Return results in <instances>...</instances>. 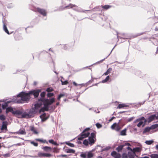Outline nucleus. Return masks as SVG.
Here are the masks:
<instances>
[{
  "instance_id": "obj_1",
  "label": "nucleus",
  "mask_w": 158,
  "mask_h": 158,
  "mask_svg": "<svg viewBox=\"0 0 158 158\" xmlns=\"http://www.w3.org/2000/svg\"><path fill=\"white\" fill-rule=\"evenodd\" d=\"M31 97L29 92H21L16 97L15 102L17 103H23L28 102L30 99Z\"/></svg>"
},
{
  "instance_id": "obj_2",
  "label": "nucleus",
  "mask_w": 158,
  "mask_h": 158,
  "mask_svg": "<svg viewBox=\"0 0 158 158\" xmlns=\"http://www.w3.org/2000/svg\"><path fill=\"white\" fill-rule=\"evenodd\" d=\"M39 102L41 101L43 103L44 107L40 109L39 110L40 113L44 112L45 111H48L49 110V106L55 102V99L52 98L51 99L41 98L39 99Z\"/></svg>"
},
{
  "instance_id": "obj_3",
  "label": "nucleus",
  "mask_w": 158,
  "mask_h": 158,
  "mask_svg": "<svg viewBox=\"0 0 158 158\" xmlns=\"http://www.w3.org/2000/svg\"><path fill=\"white\" fill-rule=\"evenodd\" d=\"M21 112V114H16V116L19 118H28L31 117V115L33 114V111L32 110H30L27 113L24 111L23 110H18Z\"/></svg>"
},
{
  "instance_id": "obj_4",
  "label": "nucleus",
  "mask_w": 158,
  "mask_h": 158,
  "mask_svg": "<svg viewBox=\"0 0 158 158\" xmlns=\"http://www.w3.org/2000/svg\"><path fill=\"white\" fill-rule=\"evenodd\" d=\"M89 129V128H87L85 129L80 134V136L78 138V140H82L84 138L88 137L90 133L88 132L86 133H85V132L86 131H88Z\"/></svg>"
},
{
  "instance_id": "obj_5",
  "label": "nucleus",
  "mask_w": 158,
  "mask_h": 158,
  "mask_svg": "<svg viewBox=\"0 0 158 158\" xmlns=\"http://www.w3.org/2000/svg\"><path fill=\"white\" fill-rule=\"evenodd\" d=\"M9 112H11L13 114L15 115L16 116V114H21L20 112L18 110L14 111L13 108L11 107H8L6 109V113H7Z\"/></svg>"
},
{
  "instance_id": "obj_6",
  "label": "nucleus",
  "mask_w": 158,
  "mask_h": 158,
  "mask_svg": "<svg viewBox=\"0 0 158 158\" xmlns=\"http://www.w3.org/2000/svg\"><path fill=\"white\" fill-rule=\"evenodd\" d=\"M40 91L39 90H34L30 91L29 92L30 95L33 94L35 98H37L38 96Z\"/></svg>"
},
{
  "instance_id": "obj_7",
  "label": "nucleus",
  "mask_w": 158,
  "mask_h": 158,
  "mask_svg": "<svg viewBox=\"0 0 158 158\" xmlns=\"http://www.w3.org/2000/svg\"><path fill=\"white\" fill-rule=\"evenodd\" d=\"M37 11L43 16H46L47 15L46 10L44 9L38 8H37Z\"/></svg>"
},
{
  "instance_id": "obj_8",
  "label": "nucleus",
  "mask_w": 158,
  "mask_h": 158,
  "mask_svg": "<svg viewBox=\"0 0 158 158\" xmlns=\"http://www.w3.org/2000/svg\"><path fill=\"white\" fill-rule=\"evenodd\" d=\"M38 156L40 157H49L52 156V155L48 153H44L42 152H39L38 153Z\"/></svg>"
},
{
  "instance_id": "obj_9",
  "label": "nucleus",
  "mask_w": 158,
  "mask_h": 158,
  "mask_svg": "<svg viewBox=\"0 0 158 158\" xmlns=\"http://www.w3.org/2000/svg\"><path fill=\"white\" fill-rule=\"evenodd\" d=\"M3 23V29L4 31L7 34H10L6 26V22L5 20H2Z\"/></svg>"
},
{
  "instance_id": "obj_10",
  "label": "nucleus",
  "mask_w": 158,
  "mask_h": 158,
  "mask_svg": "<svg viewBox=\"0 0 158 158\" xmlns=\"http://www.w3.org/2000/svg\"><path fill=\"white\" fill-rule=\"evenodd\" d=\"M156 114H154L152 115H151L149 116L148 118L147 121L148 123H150L154 119H156Z\"/></svg>"
},
{
  "instance_id": "obj_11",
  "label": "nucleus",
  "mask_w": 158,
  "mask_h": 158,
  "mask_svg": "<svg viewBox=\"0 0 158 158\" xmlns=\"http://www.w3.org/2000/svg\"><path fill=\"white\" fill-rule=\"evenodd\" d=\"M111 155L113 157H117V158H120L121 157V155L119 153H117L115 151H113L111 154Z\"/></svg>"
},
{
  "instance_id": "obj_12",
  "label": "nucleus",
  "mask_w": 158,
  "mask_h": 158,
  "mask_svg": "<svg viewBox=\"0 0 158 158\" xmlns=\"http://www.w3.org/2000/svg\"><path fill=\"white\" fill-rule=\"evenodd\" d=\"M39 103L35 104L34 105V107L32 108V110H33V109H38L41 106L42 102L41 101L40 102L39 101Z\"/></svg>"
},
{
  "instance_id": "obj_13",
  "label": "nucleus",
  "mask_w": 158,
  "mask_h": 158,
  "mask_svg": "<svg viewBox=\"0 0 158 158\" xmlns=\"http://www.w3.org/2000/svg\"><path fill=\"white\" fill-rule=\"evenodd\" d=\"M7 122L6 121H4L2 123V125L1 127V130H4L7 129Z\"/></svg>"
},
{
  "instance_id": "obj_14",
  "label": "nucleus",
  "mask_w": 158,
  "mask_h": 158,
  "mask_svg": "<svg viewBox=\"0 0 158 158\" xmlns=\"http://www.w3.org/2000/svg\"><path fill=\"white\" fill-rule=\"evenodd\" d=\"M64 151L67 153H74L75 152V150L70 148L65 149L64 150Z\"/></svg>"
},
{
  "instance_id": "obj_15",
  "label": "nucleus",
  "mask_w": 158,
  "mask_h": 158,
  "mask_svg": "<svg viewBox=\"0 0 158 158\" xmlns=\"http://www.w3.org/2000/svg\"><path fill=\"white\" fill-rule=\"evenodd\" d=\"M80 156L82 158H87V151L81 152Z\"/></svg>"
},
{
  "instance_id": "obj_16",
  "label": "nucleus",
  "mask_w": 158,
  "mask_h": 158,
  "mask_svg": "<svg viewBox=\"0 0 158 158\" xmlns=\"http://www.w3.org/2000/svg\"><path fill=\"white\" fill-rule=\"evenodd\" d=\"M135 154L133 152H128V155L129 158H134Z\"/></svg>"
},
{
  "instance_id": "obj_17",
  "label": "nucleus",
  "mask_w": 158,
  "mask_h": 158,
  "mask_svg": "<svg viewBox=\"0 0 158 158\" xmlns=\"http://www.w3.org/2000/svg\"><path fill=\"white\" fill-rule=\"evenodd\" d=\"M16 133L20 135H25L26 134V132L24 129H20L18 131L16 132Z\"/></svg>"
},
{
  "instance_id": "obj_18",
  "label": "nucleus",
  "mask_w": 158,
  "mask_h": 158,
  "mask_svg": "<svg viewBox=\"0 0 158 158\" xmlns=\"http://www.w3.org/2000/svg\"><path fill=\"white\" fill-rule=\"evenodd\" d=\"M30 130L35 134H37L38 133V132L37 131L36 129L35 128L34 126L30 127Z\"/></svg>"
},
{
  "instance_id": "obj_19",
  "label": "nucleus",
  "mask_w": 158,
  "mask_h": 158,
  "mask_svg": "<svg viewBox=\"0 0 158 158\" xmlns=\"http://www.w3.org/2000/svg\"><path fill=\"white\" fill-rule=\"evenodd\" d=\"M93 156L94 154L91 151H87V158H91Z\"/></svg>"
},
{
  "instance_id": "obj_20",
  "label": "nucleus",
  "mask_w": 158,
  "mask_h": 158,
  "mask_svg": "<svg viewBox=\"0 0 158 158\" xmlns=\"http://www.w3.org/2000/svg\"><path fill=\"white\" fill-rule=\"evenodd\" d=\"M101 7L104 10H107L111 7V6L109 5H106L104 6L102 5Z\"/></svg>"
},
{
  "instance_id": "obj_21",
  "label": "nucleus",
  "mask_w": 158,
  "mask_h": 158,
  "mask_svg": "<svg viewBox=\"0 0 158 158\" xmlns=\"http://www.w3.org/2000/svg\"><path fill=\"white\" fill-rule=\"evenodd\" d=\"M42 149L46 152H48L51 149V148L48 146H44L42 148Z\"/></svg>"
},
{
  "instance_id": "obj_22",
  "label": "nucleus",
  "mask_w": 158,
  "mask_h": 158,
  "mask_svg": "<svg viewBox=\"0 0 158 158\" xmlns=\"http://www.w3.org/2000/svg\"><path fill=\"white\" fill-rule=\"evenodd\" d=\"M74 7L77 8V6L75 5L72 4H70L69 5L67 6L64 7L65 8H72Z\"/></svg>"
},
{
  "instance_id": "obj_23",
  "label": "nucleus",
  "mask_w": 158,
  "mask_h": 158,
  "mask_svg": "<svg viewBox=\"0 0 158 158\" xmlns=\"http://www.w3.org/2000/svg\"><path fill=\"white\" fill-rule=\"evenodd\" d=\"M125 146L124 145H121L120 146H118V147H117L116 148V150L118 151V152H120L121 150H122L123 147Z\"/></svg>"
},
{
  "instance_id": "obj_24",
  "label": "nucleus",
  "mask_w": 158,
  "mask_h": 158,
  "mask_svg": "<svg viewBox=\"0 0 158 158\" xmlns=\"http://www.w3.org/2000/svg\"><path fill=\"white\" fill-rule=\"evenodd\" d=\"M64 80V78L62 77L61 78L60 80V81L61 82V84L62 85H66L68 83V82L67 81H63V80Z\"/></svg>"
},
{
  "instance_id": "obj_25",
  "label": "nucleus",
  "mask_w": 158,
  "mask_h": 158,
  "mask_svg": "<svg viewBox=\"0 0 158 158\" xmlns=\"http://www.w3.org/2000/svg\"><path fill=\"white\" fill-rule=\"evenodd\" d=\"M128 106L127 105L125 104H119L117 108L120 109L124 107H127Z\"/></svg>"
},
{
  "instance_id": "obj_26",
  "label": "nucleus",
  "mask_w": 158,
  "mask_h": 158,
  "mask_svg": "<svg viewBox=\"0 0 158 158\" xmlns=\"http://www.w3.org/2000/svg\"><path fill=\"white\" fill-rule=\"evenodd\" d=\"M140 151V148L139 147H136L132 149V152L135 153V152H139Z\"/></svg>"
},
{
  "instance_id": "obj_27",
  "label": "nucleus",
  "mask_w": 158,
  "mask_h": 158,
  "mask_svg": "<svg viewBox=\"0 0 158 158\" xmlns=\"http://www.w3.org/2000/svg\"><path fill=\"white\" fill-rule=\"evenodd\" d=\"M112 69L111 68H109L103 74V75H107L109 74L112 71Z\"/></svg>"
},
{
  "instance_id": "obj_28",
  "label": "nucleus",
  "mask_w": 158,
  "mask_h": 158,
  "mask_svg": "<svg viewBox=\"0 0 158 158\" xmlns=\"http://www.w3.org/2000/svg\"><path fill=\"white\" fill-rule=\"evenodd\" d=\"M36 141L40 142H41L43 143H48V142L46 140H43V139H35Z\"/></svg>"
},
{
  "instance_id": "obj_29",
  "label": "nucleus",
  "mask_w": 158,
  "mask_h": 158,
  "mask_svg": "<svg viewBox=\"0 0 158 158\" xmlns=\"http://www.w3.org/2000/svg\"><path fill=\"white\" fill-rule=\"evenodd\" d=\"M48 142L52 144H53L56 146H58L59 144L56 142H55L53 139H50L48 140Z\"/></svg>"
},
{
  "instance_id": "obj_30",
  "label": "nucleus",
  "mask_w": 158,
  "mask_h": 158,
  "mask_svg": "<svg viewBox=\"0 0 158 158\" xmlns=\"http://www.w3.org/2000/svg\"><path fill=\"white\" fill-rule=\"evenodd\" d=\"M151 129L150 127H147L145 128L143 131V133L144 134L147 132L149 131Z\"/></svg>"
},
{
  "instance_id": "obj_31",
  "label": "nucleus",
  "mask_w": 158,
  "mask_h": 158,
  "mask_svg": "<svg viewBox=\"0 0 158 158\" xmlns=\"http://www.w3.org/2000/svg\"><path fill=\"white\" fill-rule=\"evenodd\" d=\"M89 143L90 144H92L94 143V140L93 138L89 137Z\"/></svg>"
},
{
  "instance_id": "obj_32",
  "label": "nucleus",
  "mask_w": 158,
  "mask_h": 158,
  "mask_svg": "<svg viewBox=\"0 0 158 158\" xmlns=\"http://www.w3.org/2000/svg\"><path fill=\"white\" fill-rule=\"evenodd\" d=\"M127 129L125 128L124 130H122L120 132V135H126Z\"/></svg>"
},
{
  "instance_id": "obj_33",
  "label": "nucleus",
  "mask_w": 158,
  "mask_h": 158,
  "mask_svg": "<svg viewBox=\"0 0 158 158\" xmlns=\"http://www.w3.org/2000/svg\"><path fill=\"white\" fill-rule=\"evenodd\" d=\"M149 156L151 158H158V154H152Z\"/></svg>"
},
{
  "instance_id": "obj_34",
  "label": "nucleus",
  "mask_w": 158,
  "mask_h": 158,
  "mask_svg": "<svg viewBox=\"0 0 158 158\" xmlns=\"http://www.w3.org/2000/svg\"><path fill=\"white\" fill-rule=\"evenodd\" d=\"M65 143L66 144L71 147H74V145L73 143H70L69 141L65 142Z\"/></svg>"
},
{
  "instance_id": "obj_35",
  "label": "nucleus",
  "mask_w": 158,
  "mask_h": 158,
  "mask_svg": "<svg viewBox=\"0 0 158 158\" xmlns=\"http://www.w3.org/2000/svg\"><path fill=\"white\" fill-rule=\"evenodd\" d=\"M119 122H118V124H117L116 128L115 129V130L116 131H119L121 129V127H120V126L118 124H119Z\"/></svg>"
},
{
  "instance_id": "obj_36",
  "label": "nucleus",
  "mask_w": 158,
  "mask_h": 158,
  "mask_svg": "<svg viewBox=\"0 0 158 158\" xmlns=\"http://www.w3.org/2000/svg\"><path fill=\"white\" fill-rule=\"evenodd\" d=\"M153 142V140H146L145 143L148 145H151Z\"/></svg>"
},
{
  "instance_id": "obj_37",
  "label": "nucleus",
  "mask_w": 158,
  "mask_h": 158,
  "mask_svg": "<svg viewBox=\"0 0 158 158\" xmlns=\"http://www.w3.org/2000/svg\"><path fill=\"white\" fill-rule=\"evenodd\" d=\"M158 127V124H155L152 125L150 127L151 129H154Z\"/></svg>"
},
{
  "instance_id": "obj_38",
  "label": "nucleus",
  "mask_w": 158,
  "mask_h": 158,
  "mask_svg": "<svg viewBox=\"0 0 158 158\" xmlns=\"http://www.w3.org/2000/svg\"><path fill=\"white\" fill-rule=\"evenodd\" d=\"M109 79H110V77H109V76H108L106 77V78L105 79H104L102 81V82L103 83H105L106 82H107L109 80Z\"/></svg>"
},
{
  "instance_id": "obj_39",
  "label": "nucleus",
  "mask_w": 158,
  "mask_h": 158,
  "mask_svg": "<svg viewBox=\"0 0 158 158\" xmlns=\"http://www.w3.org/2000/svg\"><path fill=\"white\" fill-rule=\"evenodd\" d=\"M139 119H140V121H144V123H146L147 122V120L145 119V118L143 117H142L140 118H139Z\"/></svg>"
},
{
  "instance_id": "obj_40",
  "label": "nucleus",
  "mask_w": 158,
  "mask_h": 158,
  "mask_svg": "<svg viewBox=\"0 0 158 158\" xmlns=\"http://www.w3.org/2000/svg\"><path fill=\"white\" fill-rule=\"evenodd\" d=\"M45 94H46L45 92H42L41 93L40 95V96L41 97V98H40V99H41V98L44 99V98L45 97Z\"/></svg>"
},
{
  "instance_id": "obj_41",
  "label": "nucleus",
  "mask_w": 158,
  "mask_h": 158,
  "mask_svg": "<svg viewBox=\"0 0 158 158\" xmlns=\"http://www.w3.org/2000/svg\"><path fill=\"white\" fill-rule=\"evenodd\" d=\"M0 119L2 121H4L6 119V117L5 116L3 115H0Z\"/></svg>"
},
{
  "instance_id": "obj_42",
  "label": "nucleus",
  "mask_w": 158,
  "mask_h": 158,
  "mask_svg": "<svg viewBox=\"0 0 158 158\" xmlns=\"http://www.w3.org/2000/svg\"><path fill=\"white\" fill-rule=\"evenodd\" d=\"M117 125V123H114L111 126V128L113 130H115Z\"/></svg>"
},
{
  "instance_id": "obj_43",
  "label": "nucleus",
  "mask_w": 158,
  "mask_h": 158,
  "mask_svg": "<svg viewBox=\"0 0 158 158\" xmlns=\"http://www.w3.org/2000/svg\"><path fill=\"white\" fill-rule=\"evenodd\" d=\"M96 127L98 129H99L102 127V125L99 123H97L96 124Z\"/></svg>"
},
{
  "instance_id": "obj_44",
  "label": "nucleus",
  "mask_w": 158,
  "mask_h": 158,
  "mask_svg": "<svg viewBox=\"0 0 158 158\" xmlns=\"http://www.w3.org/2000/svg\"><path fill=\"white\" fill-rule=\"evenodd\" d=\"M47 95L48 97L50 98L53 96L54 95V94L53 93H48Z\"/></svg>"
},
{
  "instance_id": "obj_45",
  "label": "nucleus",
  "mask_w": 158,
  "mask_h": 158,
  "mask_svg": "<svg viewBox=\"0 0 158 158\" xmlns=\"http://www.w3.org/2000/svg\"><path fill=\"white\" fill-rule=\"evenodd\" d=\"M83 143L84 145H88V144L89 142L87 140L85 139L83 141Z\"/></svg>"
},
{
  "instance_id": "obj_46",
  "label": "nucleus",
  "mask_w": 158,
  "mask_h": 158,
  "mask_svg": "<svg viewBox=\"0 0 158 158\" xmlns=\"http://www.w3.org/2000/svg\"><path fill=\"white\" fill-rule=\"evenodd\" d=\"M10 153H6L3 155V156L5 157H10Z\"/></svg>"
},
{
  "instance_id": "obj_47",
  "label": "nucleus",
  "mask_w": 158,
  "mask_h": 158,
  "mask_svg": "<svg viewBox=\"0 0 158 158\" xmlns=\"http://www.w3.org/2000/svg\"><path fill=\"white\" fill-rule=\"evenodd\" d=\"M143 121H139L137 125V126L138 127H140L143 124Z\"/></svg>"
},
{
  "instance_id": "obj_48",
  "label": "nucleus",
  "mask_w": 158,
  "mask_h": 158,
  "mask_svg": "<svg viewBox=\"0 0 158 158\" xmlns=\"http://www.w3.org/2000/svg\"><path fill=\"white\" fill-rule=\"evenodd\" d=\"M31 144H33L35 146L37 147L38 145V143H35L34 141H31Z\"/></svg>"
},
{
  "instance_id": "obj_49",
  "label": "nucleus",
  "mask_w": 158,
  "mask_h": 158,
  "mask_svg": "<svg viewBox=\"0 0 158 158\" xmlns=\"http://www.w3.org/2000/svg\"><path fill=\"white\" fill-rule=\"evenodd\" d=\"M53 90V89L51 88H48L46 89V91L48 92H50Z\"/></svg>"
},
{
  "instance_id": "obj_50",
  "label": "nucleus",
  "mask_w": 158,
  "mask_h": 158,
  "mask_svg": "<svg viewBox=\"0 0 158 158\" xmlns=\"http://www.w3.org/2000/svg\"><path fill=\"white\" fill-rule=\"evenodd\" d=\"M7 106V103H5L4 104H2V107L3 109H5L6 107Z\"/></svg>"
},
{
  "instance_id": "obj_51",
  "label": "nucleus",
  "mask_w": 158,
  "mask_h": 158,
  "mask_svg": "<svg viewBox=\"0 0 158 158\" xmlns=\"http://www.w3.org/2000/svg\"><path fill=\"white\" fill-rule=\"evenodd\" d=\"M134 118H135V117H131L130 118H128L127 119V121L128 122H130L132 121V120H133Z\"/></svg>"
},
{
  "instance_id": "obj_52",
  "label": "nucleus",
  "mask_w": 158,
  "mask_h": 158,
  "mask_svg": "<svg viewBox=\"0 0 158 158\" xmlns=\"http://www.w3.org/2000/svg\"><path fill=\"white\" fill-rule=\"evenodd\" d=\"M115 46H116V45H115V46L113 48V49H112V50L111 51V52H110V54L108 55V56L107 57H106V58H104V59H103V60H100V61L99 62H100V63L102 62L103 61V60H104L106 58H107V57L110 55V53H111V52H112V50H113V49H114V48H115Z\"/></svg>"
},
{
  "instance_id": "obj_53",
  "label": "nucleus",
  "mask_w": 158,
  "mask_h": 158,
  "mask_svg": "<svg viewBox=\"0 0 158 158\" xmlns=\"http://www.w3.org/2000/svg\"><path fill=\"white\" fill-rule=\"evenodd\" d=\"M24 144L23 143H17V144H13L12 146H20L21 145H23Z\"/></svg>"
},
{
  "instance_id": "obj_54",
  "label": "nucleus",
  "mask_w": 158,
  "mask_h": 158,
  "mask_svg": "<svg viewBox=\"0 0 158 158\" xmlns=\"http://www.w3.org/2000/svg\"><path fill=\"white\" fill-rule=\"evenodd\" d=\"M122 158H127V156L126 153H124L123 154Z\"/></svg>"
},
{
  "instance_id": "obj_55",
  "label": "nucleus",
  "mask_w": 158,
  "mask_h": 158,
  "mask_svg": "<svg viewBox=\"0 0 158 158\" xmlns=\"http://www.w3.org/2000/svg\"><path fill=\"white\" fill-rule=\"evenodd\" d=\"M91 136L89 137L94 138L95 136V134L94 133H92L90 134Z\"/></svg>"
},
{
  "instance_id": "obj_56",
  "label": "nucleus",
  "mask_w": 158,
  "mask_h": 158,
  "mask_svg": "<svg viewBox=\"0 0 158 158\" xmlns=\"http://www.w3.org/2000/svg\"><path fill=\"white\" fill-rule=\"evenodd\" d=\"M139 120L140 119H139V118H138V119H136L135 121H134V123H135L138 122H139L140 121Z\"/></svg>"
},
{
  "instance_id": "obj_57",
  "label": "nucleus",
  "mask_w": 158,
  "mask_h": 158,
  "mask_svg": "<svg viewBox=\"0 0 158 158\" xmlns=\"http://www.w3.org/2000/svg\"><path fill=\"white\" fill-rule=\"evenodd\" d=\"M127 149L128 150H130L131 151V152H132V149L130 147H127Z\"/></svg>"
},
{
  "instance_id": "obj_58",
  "label": "nucleus",
  "mask_w": 158,
  "mask_h": 158,
  "mask_svg": "<svg viewBox=\"0 0 158 158\" xmlns=\"http://www.w3.org/2000/svg\"><path fill=\"white\" fill-rule=\"evenodd\" d=\"M114 118L115 117H113L109 120V122H111Z\"/></svg>"
},
{
  "instance_id": "obj_59",
  "label": "nucleus",
  "mask_w": 158,
  "mask_h": 158,
  "mask_svg": "<svg viewBox=\"0 0 158 158\" xmlns=\"http://www.w3.org/2000/svg\"><path fill=\"white\" fill-rule=\"evenodd\" d=\"M73 84L75 86H77V85H79V84H77L74 81L73 82Z\"/></svg>"
},
{
  "instance_id": "obj_60",
  "label": "nucleus",
  "mask_w": 158,
  "mask_h": 158,
  "mask_svg": "<svg viewBox=\"0 0 158 158\" xmlns=\"http://www.w3.org/2000/svg\"><path fill=\"white\" fill-rule=\"evenodd\" d=\"M125 145H128V146H131V145L129 143H125V144H124Z\"/></svg>"
},
{
  "instance_id": "obj_61",
  "label": "nucleus",
  "mask_w": 158,
  "mask_h": 158,
  "mask_svg": "<svg viewBox=\"0 0 158 158\" xmlns=\"http://www.w3.org/2000/svg\"><path fill=\"white\" fill-rule=\"evenodd\" d=\"M59 95L61 97H62L64 96V94H61Z\"/></svg>"
},
{
  "instance_id": "obj_62",
  "label": "nucleus",
  "mask_w": 158,
  "mask_h": 158,
  "mask_svg": "<svg viewBox=\"0 0 158 158\" xmlns=\"http://www.w3.org/2000/svg\"><path fill=\"white\" fill-rule=\"evenodd\" d=\"M108 149V148H104L102 150V151H104L106 150H107Z\"/></svg>"
},
{
  "instance_id": "obj_63",
  "label": "nucleus",
  "mask_w": 158,
  "mask_h": 158,
  "mask_svg": "<svg viewBox=\"0 0 158 158\" xmlns=\"http://www.w3.org/2000/svg\"><path fill=\"white\" fill-rule=\"evenodd\" d=\"M61 97L59 95L58 96V98H57V99L59 100H60V98H61Z\"/></svg>"
},
{
  "instance_id": "obj_64",
  "label": "nucleus",
  "mask_w": 158,
  "mask_h": 158,
  "mask_svg": "<svg viewBox=\"0 0 158 158\" xmlns=\"http://www.w3.org/2000/svg\"><path fill=\"white\" fill-rule=\"evenodd\" d=\"M156 119H158V114H156Z\"/></svg>"
}]
</instances>
